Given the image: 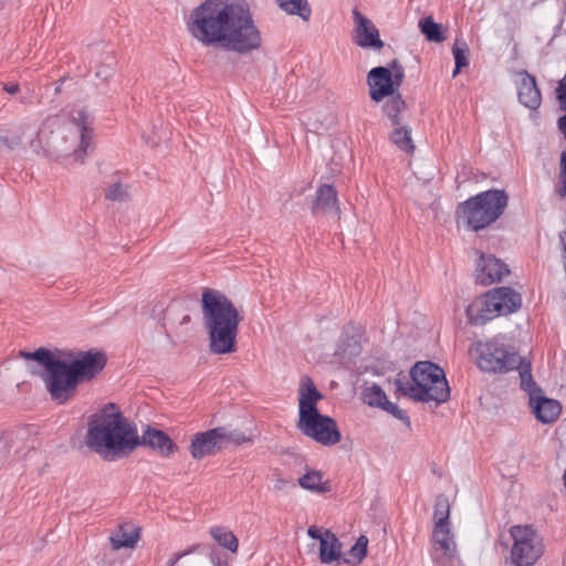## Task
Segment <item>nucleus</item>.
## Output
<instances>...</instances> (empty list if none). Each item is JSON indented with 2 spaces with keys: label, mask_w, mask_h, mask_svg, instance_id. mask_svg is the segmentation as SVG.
<instances>
[{
  "label": "nucleus",
  "mask_w": 566,
  "mask_h": 566,
  "mask_svg": "<svg viewBox=\"0 0 566 566\" xmlns=\"http://www.w3.org/2000/svg\"><path fill=\"white\" fill-rule=\"evenodd\" d=\"M187 29L202 45L239 55L258 51L263 42L245 0H205L190 12Z\"/></svg>",
  "instance_id": "1"
},
{
  "label": "nucleus",
  "mask_w": 566,
  "mask_h": 566,
  "mask_svg": "<svg viewBox=\"0 0 566 566\" xmlns=\"http://www.w3.org/2000/svg\"><path fill=\"white\" fill-rule=\"evenodd\" d=\"M92 125L93 116L84 108L72 111L69 124H64L59 116L49 117L30 142V147L35 154L50 158L72 154L75 161L83 164L93 148Z\"/></svg>",
  "instance_id": "2"
},
{
  "label": "nucleus",
  "mask_w": 566,
  "mask_h": 566,
  "mask_svg": "<svg viewBox=\"0 0 566 566\" xmlns=\"http://www.w3.org/2000/svg\"><path fill=\"white\" fill-rule=\"evenodd\" d=\"M203 326L209 335V350L216 355L235 352L238 310L220 291L207 289L201 296Z\"/></svg>",
  "instance_id": "3"
},
{
  "label": "nucleus",
  "mask_w": 566,
  "mask_h": 566,
  "mask_svg": "<svg viewBox=\"0 0 566 566\" xmlns=\"http://www.w3.org/2000/svg\"><path fill=\"white\" fill-rule=\"evenodd\" d=\"M139 443L137 430L114 403L105 405L88 422L86 444L99 454H118L134 450Z\"/></svg>",
  "instance_id": "4"
},
{
  "label": "nucleus",
  "mask_w": 566,
  "mask_h": 566,
  "mask_svg": "<svg viewBox=\"0 0 566 566\" xmlns=\"http://www.w3.org/2000/svg\"><path fill=\"white\" fill-rule=\"evenodd\" d=\"M395 392L415 401L440 405L450 398V387L442 368L432 361H418L409 375L399 373L394 381Z\"/></svg>",
  "instance_id": "5"
},
{
  "label": "nucleus",
  "mask_w": 566,
  "mask_h": 566,
  "mask_svg": "<svg viewBox=\"0 0 566 566\" xmlns=\"http://www.w3.org/2000/svg\"><path fill=\"white\" fill-rule=\"evenodd\" d=\"M322 398L313 381L306 378L300 388L297 429L323 446H333L342 436L336 421L317 410L316 403Z\"/></svg>",
  "instance_id": "6"
},
{
  "label": "nucleus",
  "mask_w": 566,
  "mask_h": 566,
  "mask_svg": "<svg viewBox=\"0 0 566 566\" xmlns=\"http://www.w3.org/2000/svg\"><path fill=\"white\" fill-rule=\"evenodd\" d=\"M21 356L35 360L44 368L41 377L54 401L64 403L74 396L78 385L65 360L56 358L49 349L42 347L32 353L21 352Z\"/></svg>",
  "instance_id": "7"
},
{
  "label": "nucleus",
  "mask_w": 566,
  "mask_h": 566,
  "mask_svg": "<svg viewBox=\"0 0 566 566\" xmlns=\"http://www.w3.org/2000/svg\"><path fill=\"white\" fill-rule=\"evenodd\" d=\"M507 201L509 197L504 190L491 189L461 202L457 212L469 229L479 231L503 214Z\"/></svg>",
  "instance_id": "8"
},
{
  "label": "nucleus",
  "mask_w": 566,
  "mask_h": 566,
  "mask_svg": "<svg viewBox=\"0 0 566 566\" xmlns=\"http://www.w3.org/2000/svg\"><path fill=\"white\" fill-rule=\"evenodd\" d=\"M522 306V296L510 286H500L475 298L467 308L471 324L484 325L493 318L516 312Z\"/></svg>",
  "instance_id": "9"
},
{
  "label": "nucleus",
  "mask_w": 566,
  "mask_h": 566,
  "mask_svg": "<svg viewBox=\"0 0 566 566\" xmlns=\"http://www.w3.org/2000/svg\"><path fill=\"white\" fill-rule=\"evenodd\" d=\"M470 352L475 355L476 364L483 371L507 373L518 370L521 376L522 367L531 365L528 360L520 357L515 352L507 349L496 340L475 342Z\"/></svg>",
  "instance_id": "10"
},
{
  "label": "nucleus",
  "mask_w": 566,
  "mask_h": 566,
  "mask_svg": "<svg viewBox=\"0 0 566 566\" xmlns=\"http://www.w3.org/2000/svg\"><path fill=\"white\" fill-rule=\"evenodd\" d=\"M250 441L251 439L239 429L222 426L196 433L191 439L189 451L195 460H201L207 455L217 454L230 446H241Z\"/></svg>",
  "instance_id": "11"
},
{
  "label": "nucleus",
  "mask_w": 566,
  "mask_h": 566,
  "mask_svg": "<svg viewBox=\"0 0 566 566\" xmlns=\"http://www.w3.org/2000/svg\"><path fill=\"white\" fill-rule=\"evenodd\" d=\"M510 534L513 538L512 563L516 566H533L544 552L541 536L528 525H514Z\"/></svg>",
  "instance_id": "12"
},
{
  "label": "nucleus",
  "mask_w": 566,
  "mask_h": 566,
  "mask_svg": "<svg viewBox=\"0 0 566 566\" xmlns=\"http://www.w3.org/2000/svg\"><path fill=\"white\" fill-rule=\"evenodd\" d=\"M521 388L527 394L532 412L542 423L554 422L562 412V405L545 397L541 387L534 381L531 365H524L521 373Z\"/></svg>",
  "instance_id": "13"
},
{
  "label": "nucleus",
  "mask_w": 566,
  "mask_h": 566,
  "mask_svg": "<svg viewBox=\"0 0 566 566\" xmlns=\"http://www.w3.org/2000/svg\"><path fill=\"white\" fill-rule=\"evenodd\" d=\"M77 385L94 378L106 365V357L99 352H78L71 354L66 361Z\"/></svg>",
  "instance_id": "14"
},
{
  "label": "nucleus",
  "mask_w": 566,
  "mask_h": 566,
  "mask_svg": "<svg viewBox=\"0 0 566 566\" xmlns=\"http://www.w3.org/2000/svg\"><path fill=\"white\" fill-rule=\"evenodd\" d=\"M353 20L355 28L353 31V42L363 49L381 50L384 42L380 39L377 27L365 17L357 8L353 10Z\"/></svg>",
  "instance_id": "15"
},
{
  "label": "nucleus",
  "mask_w": 566,
  "mask_h": 566,
  "mask_svg": "<svg viewBox=\"0 0 566 566\" xmlns=\"http://www.w3.org/2000/svg\"><path fill=\"white\" fill-rule=\"evenodd\" d=\"M369 95L374 102H380L385 97L392 96L395 88L392 86V76L389 67L377 66L369 71L367 75Z\"/></svg>",
  "instance_id": "16"
},
{
  "label": "nucleus",
  "mask_w": 566,
  "mask_h": 566,
  "mask_svg": "<svg viewBox=\"0 0 566 566\" xmlns=\"http://www.w3.org/2000/svg\"><path fill=\"white\" fill-rule=\"evenodd\" d=\"M507 265L494 255L481 254L476 264V281L490 285L509 274Z\"/></svg>",
  "instance_id": "17"
},
{
  "label": "nucleus",
  "mask_w": 566,
  "mask_h": 566,
  "mask_svg": "<svg viewBox=\"0 0 566 566\" xmlns=\"http://www.w3.org/2000/svg\"><path fill=\"white\" fill-rule=\"evenodd\" d=\"M518 101L530 109H537L541 106L542 95L537 87L535 77L526 71L515 74Z\"/></svg>",
  "instance_id": "18"
},
{
  "label": "nucleus",
  "mask_w": 566,
  "mask_h": 566,
  "mask_svg": "<svg viewBox=\"0 0 566 566\" xmlns=\"http://www.w3.org/2000/svg\"><path fill=\"white\" fill-rule=\"evenodd\" d=\"M314 214H338L337 191L332 185H322L316 190V197L312 207Z\"/></svg>",
  "instance_id": "19"
},
{
  "label": "nucleus",
  "mask_w": 566,
  "mask_h": 566,
  "mask_svg": "<svg viewBox=\"0 0 566 566\" xmlns=\"http://www.w3.org/2000/svg\"><path fill=\"white\" fill-rule=\"evenodd\" d=\"M138 444L148 446L166 458L172 454L176 449V444L168 434L161 430L149 427L142 434V439Z\"/></svg>",
  "instance_id": "20"
},
{
  "label": "nucleus",
  "mask_w": 566,
  "mask_h": 566,
  "mask_svg": "<svg viewBox=\"0 0 566 566\" xmlns=\"http://www.w3.org/2000/svg\"><path fill=\"white\" fill-rule=\"evenodd\" d=\"M140 538V528L132 523H122L111 535L109 543L113 551L122 548H134Z\"/></svg>",
  "instance_id": "21"
},
{
  "label": "nucleus",
  "mask_w": 566,
  "mask_h": 566,
  "mask_svg": "<svg viewBox=\"0 0 566 566\" xmlns=\"http://www.w3.org/2000/svg\"><path fill=\"white\" fill-rule=\"evenodd\" d=\"M342 556V543L338 537L332 532L326 530L324 537L321 538L319 558L323 564H331L339 560Z\"/></svg>",
  "instance_id": "22"
},
{
  "label": "nucleus",
  "mask_w": 566,
  "mask_h": 566,
  "mask_svg": "<svg viewBox=\"0 0 566 566\" xmlns=\"http://www.w3.org/2000/svg\"><path fill=\"white\" fill-rule=\"evenodd\" d=\"M298 485L307 491L325 494L331 491L328 481H323V474L319 471H308L298 479Z\"/></svg>",
  "instance_id": "23"
},
{
  "label": "nucleus",
  "mask_w": 566,
  "mask_h": 566,
  "mask_svg": "<svg viewBox=\"0 0 566 566\" xmlns=\"http://www.w3.org/2000/svg\"><path fill=\"white\" fill-rule=\"evenodd\" d=\"M432 538L439 549L447 556H452L455 551V542L448 525H434Z\"/></svg>",
  "instance_id": "24"
},
{
  "label": "nucleus",
  "mask_w": 566,
  "mask_h": 566,
  "mask_svg": "<svg viewBox=\"0 0 566 566\" xmlns=\"http://www.w3.org/2000/svg\"><path fill=\"white\" fill-rule=\"evenodd\" d=\"M360 353L361 346L358 339L355 336H344L337 346L335 355L339 357L342 364H347Z\"/></svg>",
  "instance_id": "25"
},
{
  "label": "nucleus",
  "mask_w": 566,
  "mask_h": 566,
  "mask_svg": "<svg viewBox=\"0 0 566 566\" xmlns=\"http://www.w3.org/2000/svg\"><path fill=\"white\" fill-rule=\"evenodd\" d=\"M406 109V102L400 94L392 95L384 105V112L390 119L392 126L402 124L401 113Z\"/></svg>",
  "instance_id": "26"
},
{
  "label": "nucleus",
  "mask_w": 566,
  "mask_h": 566,
  "mask_svg": "<svg viewBox=\"0 0 566 566\" xmlns=\"http://www.w3.org/2000/svg\"><path fill=\"white\" fill-rule=\"evenodd\" d=\"M280 9L287 14H295L307 21L311 17L312 9L307 0H276Z\"/></svg>",
  "instance_id": "27"
},
{
  "label": "nucleus",
  "mask_w": 566,
  "mask_h": 566,
  "mask_svg": "<svg viewBox=\"0 0 566 566\" xmlns=\"http://www.w3.org/2000/svg\"><path fill=\"white\" fill-rule=\"evenodd\" d=\"M395 129L391 134V140L401 150L411 154L415 150V145L411 138V128L406 125L394 126Z\"/></svg>",
  "instance_id": "28"
},
{
  "label": "nucleus",
  "mask_w": 566,
  "mask_h": 566,
  "mask_svg": "<svg viewBox=\"0 0 566 566\" xmlns=\"http://www.w3.org/2000/svg\"><path fill=\"white\" fill-rule=\"evenodd\" d=\"M419 28L430 42L441 43L446 39L442 25L434 22L431 17L421 19L419 21Z\"/></svg>",
  "instance_id": "29"
},
{
  "label": "nucleus",
  "mask_w": 566,
  "mask_h": 566,
  "mask_svg": "<svg viewBox=\"0 0 566 566\" xmlns=\"http://www.w3.org/2000/svg\"><path fill=\"white\" fill-rule=\"evenodd\" d=\"M210 535L218 544L232 553L238 551L239 542L238 538L231 531L222 526H214L210 528Z\"/></svg>",
  "instance_id": "30"
},
{
  "label": "nucleus",
  "mask_w": 566,
  "mask_h": 566,
  "mask_svg": "<svg viewBox=\"0 0 566 566\" xmlns=\"http://www.w3.org/2000/svg\"><path fill=\"white\" fill-rule=\"evenodd\" d=\"M363 399L368 406L381 408L387 402L385 391L378 385L366 387L363 391Z\"/></svg>",
  "instance_id": "31"
},
{
  "label": "nucleus",
  "mask_w": 566,
  "mask_h": 566,
  "mask_svg": "<svg viewBox=\"0 0 566 566\" xmlns=\"http://www.w3.org/2000/svg\"><path fill=\"white\" fill-rule=\"evenodd\" d=\"M450 517V504L446 495H439L436 499L433 520L434 525H448Z\"/></svg>",
  "instance_id": "32"
},
{
  "label": "nucleus",
  "mask_w": 566,
  "mask_h": 566,
  "mask_svg": "<svg viewBox=\"0 0 566 566\" xmlns=\"http://www.w3.org/2000/svg\"><path fill=\"white\" fill-rule=\"evenodd\" d=\"M452 53L458 69L465 67L469 64V48L464 40H455L452 48Z\"/></svg>",
  "instance_id": "33"
},
{
  "label": "nucleus",
  "mask_w": 566,
  "mask_h": 566,
  "mask_svg": "<svg viewBox=\"0 0 566 566\" xmlns=\"http://www.w3.org/2000/svg\"><path fill=\"white\" fill-rule=\"evenodd\" d=\"M367 545H368V538L365 535H360L355 543V545L352 546V548L348 552V555L350 558L345 559L346 562L354 560L356 563H360L366 554H367Z\"/></svg>",
  "instance_id": "34"
},
{
  "label": "nucleus",
  "mask_w": 566,
  "mask_h": 566,
  "mask_svg": "<svg viewBox=\"0 0 566 566\" xmlns=\"http://www.w3.org/2000/svg\"><path fill=\"white\" fill-rule=\"evenodd\" d=\"M556 192L562 198L566 197V149L560 153L559 180L556 187Z\"/></svg>",
  "instance_id": "35"
},
{
  "label": "nucleus",
  "mask_w": 566,
  "mask_h": 566,
  "mask_svg": "<svg viewBox=\"0 0 566 566\" xmlns=\"http://www.w3.org/2000/svg\"><path fill=\"white\" fill-rule=\"evenodd\" d=\"M381 409L386 410L388 413L392 415L395 418L401 420L407 426H410V419L407 412L400 409L396 403L387 400V402L381 407Z\"/></svg>",
  "instance_id": "36"
},
{
  "label": "nucleus",
  "mask_w": 566,
  "mask_h": 566,
  "mask_svg": "<svg viewBox=\"0 0 566 566\" xmlns=\"http://www.w3.org/2000/svg\"><path fill=\"white\" fill-rule=\"evenodd\" d=\"M390 71H391V76H392V86L396 92L403 81L405 70H403L402 65L397 60H394L390 63Z\"/></svg>",
  "instance_id": "37"
},
{
  "label": "nucleus",
  "mask_w": 566,
  "mask_h": 566,
  "mask_svg": "<svg viewBox=\"0 0 566 566\" xmlns=\"http://www.w3.org/2000/svg\"><path fill=\"white\" fill-rule=\"evenodd\" d=\"M126 195L127 192L123 185L119 182H115L108 188L106 192V198L112 201H123Z\"/></svg>",
  "instance_id": "38"
},
{
  "label": "nucleus",
  "mask_w": 566,
  "mask_h": 566,
  "mask_svg": "<svg viewBox=\"0 0 566 566\" xmlns=\"http://www.w3.org/2000/svg\"><path fill=\"white\" fill-rule=\"evenodd\" d=\"M22 144V135L13 133L12 135L0 136V146L8 149H14Z\"/></svg>",
  "instance_id": "39"
},
{
  "label": "nucleus",
  "mask_w": 566,
  "mask_h": 566,
  "mask_svg": "<svg viewBox=\"0 0 566 566\" xmlns=\"http://www.w3.org/2000/svg\"><path fill=\"white\" fill-rule=\"evenodd\" d=\"M556 97L558 99L560 109L566 111V75L558 82V86L556 88Z\"/></svg>",
  "instance_id": "40"
},
{
  "label": "nucleus",
  "mask_w": 566,
  "mask_h": 566,
  "mask_svg": "<svg viewBox=\"0 0 566 566\" xmlns=\"http://www.w3.org/2000/svg\"><path fill=\"white\" fill-rule=\"evenodd\" d=\"M199 545H193L189 549L175 554L168 562L167 566H175L184 556L195 553Z\"/></svg>",
  "instance_id": "41"
},
{
  "label": "nucleus",
  "mask_w": 566,
  "mask_h": 566,
  "mask_svg": "<svg viewBox=\"0 0 566 566\" xmlns=\"http://www.w3.org/2000/svg\"><path fill=\"white\" fill-rule=\"evenodd\" d=\"M113 74V71L108 66H103L98 71H96V77H101L102 80H107Z\"/></svg>",
  "instance_id": "42"
},
{
  "label": "nucleus",
  "mask_w": 566,
  "mask_h": 566,
  "mask_svg": "<svg viewBox=\"0 0 566 566\" xmlns=\"http://www.w3.org/2000/svg\"><path fill=\"white\" fill-rule=\"evenodd\" d=\"M307 535L313 539H319V541L322 537H324V534H322L321 530L317 528L316 526L308 527Z\"/></svg>",
  "instance_id": "43"
},
{
  "label": "nucleus",
  "mask_w": 566,
  "mask_h": 566,
  "mask_svg": "<svg viewBox=\"0 0 566 566\" xmlns=\"http://www.w3.org/2000/svg\"><path fill=\"white\" fill-rule=\"evenodd\" d=\"M3 90L8 94L14 95L19 91V84L18 83H13V82L4 83L3 84Z\"/></svg>",
  "instance_id": "44"
},
{
  "label": "nucleus",
  "mask_w": 566,
  "mask_h": 566,
  "mask_svg": "<svg viewBox=\"0 0 566 566\" xmlns=\"http://www.w3.org/2000/svg\"><path fill=\"white\" fill-rule=\"evenodd\" d=\"M557 125H558V129L560 130V133L566 138V114L562 115L558 118Z\"/></svg>",
  "instance_id": "45"
},
{
  "label": "nucleus",
  "mask_w": 566,
  "mask_h": 566,
  "mask_svg": "<svg viewBox=\"0 0 566 566\" xmlns=\"http://www.w3.org/2000/svg\"><path fill=\"white\" fill-rule=\"evenodd\" d=\"M559 241H560V245H562V250H563L564 265L566 266V240L564 237V232L559 233Z\"/></svg>",
  "instance_id": "46"
},
{
  "label": "nucleus",
  "mask_w": 566,
  "mask_h": 566,
  "mask_svg": "<svg viewBox=\"0 0 566 566\" xmlns=\"http://www.w3.org/2000/svg\"><path fill=\"white\" fill-rule=\"evenodd\" d=\"M284 485H285V481L284 480H277V482L275 484V489H281Z\"/></svg>",
  "instance_id": "47"
},
{
  "label": "nucleus",
  "mask_w": 566,
  "mask_h": 566,
  "mask_svg": "<svg viewBox=\"0 0 566 566\" xmlns=\"http://www.w3.org/2000/svg\"><path fill=\"white\" fill-rule=\"evenodd\" d=\"M460 71H461V69H458V65L455 64V69H454L453 74H452L453 77H455L459 74Z\"/></svg>",
  "instance_id": "48"
},
{
  "label": "nucleus",
  "mask_w": 566,
  "mask_h": 566,
  "mask_svg": "<svg viewBox=\"0 0 566 566\" xmlns=\"http://www.w3.org/2000/svg\"><path fill=\"white\" fill-rule=\"evenodd\" d=\"M562 480L564 482V485H566V470L562 473Z\"/></svg>",
  "instance_id": "49"
},
{
  "label": "nucleus",
  "mask_w": 566,
  "mask_h": 566,
  "mask_svg": "<svg viewBox=\"0 0 566 566\" xmlns=\"http://www.w3.org/2000/svg\"><path fill=\"white\" fill-rule=\"evenodd\" d=\"M188 321H189V316L187 315V316H185V317L182 318L181 324L187 323Z\"/></svg>",
  "instance_id": "50"
},
{
  "label": "nucleus",
  "mask_w": 566,
  "mask_h": 566,
  "mask_svg": "<svg viewBox=\"0 0 566 566\" xmlns=\"http://www.w3.org/2000/svg\"><path fill=\"white\" fill-rule=\"evenodd\" d=\"M211 560H212V563H213L216 566H220L219 560H217V562H216V559H214L213 557L211 558Z\"/></svg>",
  "instance_id": "51"
}]
</instances>
